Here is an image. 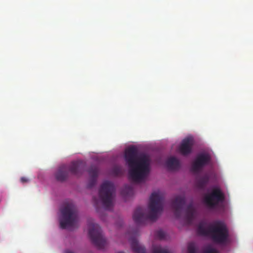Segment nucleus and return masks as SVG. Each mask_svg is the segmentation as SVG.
Wrapping results in <instances>:
<instances>
[{"label":"nucleus","mask_w":253,"mask_h":253,"mask_svg":"<svg viewBox=\"0 0 253 253\" xmlns=\"http://www.w3.org/2000/svg\"><path fill=\"white\" fill-rule=\"evenodd\" d=\"M125 158L129 168V178L135 182L141 181L149 172L150 162L145 154L138 156L136 148L132 146L125 151Z\"/></svg>","instance_id":"nucleus-1"},{"label":"nucleus","mask_w":253,"mask_h":253,"mask_svg":"<svg viewBox=\"0 0 253 253\" xmlns=\"http://www.w3.org/2000/svg\"><path fill=\"white\" fill-rule=\"evenodd\" d=\"M164 198L158 192L152 193L148 205L149 213L146 214L144 209L137 207L133 214V219L137 224H145L148 220L156 221L163 210Z\"/></svg>","instance_id":"nucleus-2"},{"label":"nucleus","mask_w":253,"mask_h":253,"mask_svg":"<svg viewBox=\"0 0 253 253\" xmlns=\"http://www.w3.org/2000/svg\"><path fill=\"white\" fill-rule=\"evenodd\" d=\"M197 232L200 235L210 237L217 244L225 245L229 242L228 230L224 223L221 221H215L208 227H206L204 223H200Z\"/></svg>","instance_id":"nucleus-3"},{"label":"nucleus","mask_w":253,"mask_h":253,"mask_svg":"<svg viewBox=\"0 0 253 253\" xmlns=\"http://www.w3.org/2000/svg\"><path fill=\"white\" fill-rule=\"evenodd\" d=\"M61 218L60 225L62 229L74 227L78 222L77 209L72 202H66L60 209Z\"/></svg>","instance_id":"nucleus-4"},{"label":"nucleus","mask_w":253,"mask_h":253,"mask_svg":"<svg viewBox=\"0 0 253 253\" xmlns=\"http://www.w3.org/2000/svg\"><path fill=\"white\" fill-rule=\"evenodd\" d=\"M85 163L83 161H77L73 162L69 169L64 165L60 166L55 173V177L57 181L63 182L65 181L68 177V170L72 174L76 176H79L83 173Z\"/></svg>","instance_id":"nucleus-5"},{"label":"nucleus","mask_w":253,"mask_h":253,"mask_svg":"<svg viewBox=\"0 0 253 253\" xmlns=\"http://www.w3.org/2000/svg\"><path fill=\"white\" fill-rule=\"evenodd\" d=\"M115 192L114 184L108 181L104 182L99 190V197L101 204L106 210L113 207V199Z\"/></svg>","instance_id":"nucleus-6"},{"label":"nucleus","mask_w":253,"mask_h":253,"mask_svg":"<svg viewBox=\"0 0 253 253\" xmlns=\"http://www.w3.org/2000/svg\"><path fill=\"white\" fill-rule=\"evenodd\" d=\"M88 235L92 243L98 249H103L106 245L102 230L98 224L92 222L88 223Z\"/></svg>","instance_id":"nucleus-7"},{"label":"nucleus","mask_w":253,"mask_h":253,"mask_svg":"<svg viewBox=\"0 0 253 253\" xmlns=\"http://www.w3.org/2000/svg\"><path fill=\"white\" fill-rule=\"evenodd\" d=\"M224 200V194L219 188H214L211 192L207 194L203 201L205 205L210 209H214Z\"/></svg>","instance_id":"nucleus-8"},{"label":"nucleus","mask_w":253,"mask_h":253,"mask_svg":"<svg viewBox=\"0 0 253 253\" xmlns=\"http://www.w3.org/2000/svg\"><path fill=\"white\" fill-rule=\"evenodd\" d=\"M211 159V156L208 153H203L198 154L192 164L191 171L195 173L199 172L205 166L210 162Z\"/></svg>","instance_id":"nucleus-9"},{"label":"nucleus","mask_w":253,"mask_h":253,"mask_svg":"<svg viewBox=\"0 0 253 253\" xmlns=\"http://www.w3.org/2000/svg\"><path fill=\"white\" fill-rule=\"evenodd\" d=\"M185 204V199L184 197L177 196L171 203L172 208L174 211V214L177 217H179L181 214L182 209Z\"/></svg>","instance_id":"nucleus-10"},{"label":"nucleus","mask_w":253,"mask_h":253,"mask_svg":"<svg viewBox=\"0 0 253 253\" xmlns=\"http://www.w3.org/2000/svg\"><path fill=\"white\" fill-rule=\"evenodd\" d=\"M193 145L192 139L190 138L184 139L179 148V151L181 154L184 156L189 154L192 151Z\"/></svg>","instance_id":"nucleus-11"},{"label":"nucleus","mask_w":253,"mask_h":253,"mask_svg":"<svg viewBox=\"0 0 253 253\" xmlns=\"http://www.w3.org/2000/svg\"><path fill=\"white\" fill-rule=\"evenodd\" d=\"M98 168L95 166H91L88 169V172L90 178L87 185L88 188H91L95 185L98 176Z\"/></svg>","instance_id":"nucleus-12"},{"label":"nucleus","mask_w":253,"mask_h":253,"mask_svg":"<svg viewBox=\"0 0 253 253\" xmlns=\"http://www.w3.org/2000/svg\"><path fill=\"white\" fill-rule=\"evenodd\" d=\"M129 242L131 248L134 253H146L145 248L139 244L136 238L133 237L130 238Z\"/></svg>","instance_id":"nucleus-13"},{"label":"nucleus","mask_w":253,"mask_h":253,"mask_svg":"<svg viewBox=\"0 0 253 253\" xmlns=\"http://www.w3.org/2000/svg\"><path fill=\"white\" fill-rule=\"evenodd\" d=\"M166 165L168 169L171 170L177 169L180 167L178 160L174 157L169 158L166 162Z\"/></svg>","instance_id":"nucleus-14"},{"label":"nucleus","mask_w":253,"mask_h":253,"mask_svg":"<svg viewBox=\"0 0 253 253\" xmlns=\"http://www.w3.org/2000/svg\"><path fill=\"white\" fill-rule=\"evenodd\" d=\"M195 210L192 204H190L186 210V218L189 222L192 221L194 218Z\"/></svg>","instance_id":"nucleus-15"},{"label":"nucleus","mask_w":253,"mask_h":253,"mask_svg":"<svg viewBox=\"0 0 253 253\" xmlns=\"http://www.w3.org/2000/svg\"><path fill=\"white\" fill-rule=\"evenodd\" d=\"M209 180V176L206 174L196 180L197 186L200 189H203L208 183Z\"/></svg>","instance_id":"nucleus-16"},{"label":"nucleus","mask_w":253,"mask_h":253,"mask_svg":"<svg viewBox=\"0 0 253 253\" xmlns=\"http://www.w3.org/2000/svg\"><path fill=\"white\" fill-rule=\"evenodd\" d=\"M133 193V189L132 186L126 185L122 190L121 194L124 196H130Z\"/></svg>","instance_id":"nucleus-17"},{"label":"nucleus","mask_w":253,"mask_h":253,"mask_svg":"<svg viewBox=\"0 0 253 253\" xmlns=\"http://www.w3.org/2000/svg\"><path fill=\"white\" fill-rule=\"evenodd\" d=\"M152 253H171L167 249L162 248L160 246H153Z\"/></svg>","instance_id":"nucleus-18"},{"label":"nucleus","mask_w":253,"mask_h":253,"mask_svg":"<svg viewBox=\"0 0 253 253\" xmlns=\"http://www.w3.org/2000/svg\"><path fill=\"white\" fill-rule=\"evenodd\" d=\"M188 253H196L197 249L193 242L189 243L188 245Z\"/></svg>","instance_id":"nucleus-19"},{"label":"nucleus","mask_w":253,"mask_h":253,"mask_svg":"<svg viewBox=\"0 0 253 253\" xmlns=\"http://www.w3.org/2000/svg\"><path fill=\"white\" fill-rule=\"evenodd\" d=\"M112 173L116 176L120 175L122 173V169L118 166H115L112 169Z\"/></svg>","instance_id":"nucleus-20"},{"label":"nucleus","mask_w":253,"mask_h":253,"mask_svg":"<svg viewBox=\"0 0 253 253\" xmlns=\"http://www.w3.org/2000/svg\"><path fill=\"white\" fill-rule=\"evenodd\" d=\"M203 253H219L218 251L215 249L209 246L207 247L203 252Z\"/></svg>","instance_id":"nucleus-21"},{"label":"nucleus","mask_w":253,"mask_h":253,"mask_svg":"<svg viewBox=\"0 0 253 253\" xmlns=\"http://www.w3.org/2000/svg\"><path fill=\"white\" fill-rule=\"evenodd\" d=\"M156 236L159 239L163 240L165 239L166 234L164 231L159 230L156 232Z\"/></svg>","instance_id":"nucleus-22"},{"label":"nucleus","mask_w":253,"mask_h":253,"mask_svg":"<svg viewBox=\"0 0 253 253\" xmlns=\"http://www.w3.org/2000/svg\"><path fill=\"white\" fill-rule=\"evenodd\" d=\"M93 202H94V204L95 207L96 208H98V207H99V201H98V200L95 197H93Z\"/></svg>","instance_id":"nucleus-23"},{"label":"nucleus","mask_w":253,"mask_h":253,"mask_svg":"<svg viewBox=\"0 0 253 253\" xmlns=\"http://www.w3.org/2000/svg\"><path fill=\"white\" fill-rule=\"evenodd\" d=\"M21 182L22 183H25L29 181V179L25 177H22L20 179Z\"/></svg>","instance_id":"nucleus-24"},{"label":"nucleus","mask_w":253,"mask_h":253,"mask_svg":"<svg viewBox=\"0 0 253 253\" xmlns=\"http://www.w3.org/2000/svg\"><path fill=\"white\" fill-rule=\"evenodd\" d=\"M66 253H74V252H71V251H67L66 252Z\"/></svg>","instance_id":"nucleus-25"}]
</instances>
